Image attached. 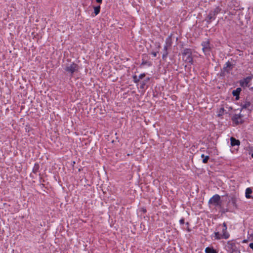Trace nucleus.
Listing matches in <instances>:
<instances>
[{"instance_id": "obj_7", "label": "nucleus", "mask_w": 253, "mask_h": 253, "mask_svg": "<svg viewBox=\"0 0 253 253\" xmlns=\"http://www.w3.org/2000/svg\"><path fill=\"white\" fill-rule=\"evenodd\" d=\"M216 16L213 15V14L210 11L205 19V21L207 22L208 24H210L211 23L212 20H214L215 19Z\"/></svg>"}, {"instance_id": "obj_16", "label": "nucleus", "mask_w": 253, "mask_h": 253, "mask_svg": "<svg viewBox=\"0 0 253 253\" xmlns=\"http://www.w3.org/2000/svg\"><path fill=\"white\" fill-rule=\"evenodd\" d=\"M169 40H170L169 38H168L166 40V45L164 46V51H168V46H170V45H171L170 43L169 42Z\"/></svg>"}, {"instance_id": "obj_33", "label": "nucleus", "mask_w": 253, "mask_h": 253, "mask_svg": "<svg viewBox=\"0 0 253 253\" xmlns=\"http://www.w3.org/2000/svg\"><path fill=\"white\" fill-rule=\"evenodd\" d=\"M223 212H225V211H227V210H225L224 209L223 210Z\"/></svg>"}, {"instance_id": "obj_5", "label": "nucleus", "mask_w": 253, "mask_h": 253, "mask_svg": "<svg viewBox=\"0 0 253 253\" xmlns=\"http://www.w3.org/2000/svg\"><path fill=\"white\" fill-rule=\"evenodd\" d=\"M210 44V42L209 41L203 42L202 43V46L203 47L202 50L205 54L209 53L210 51L211 47Z\"/></svg>"}, {"instance_id": "obj_10", "label": "nucleus", "mask_w": 253, "mask_h": 253, "mask_svg": "<svg viewBox=\"0 0 253 253\" xmlns=\"http://www.w3.org/2000/svg\"><path fill=\"white\" fill-rule=\"evenodd\" d=\"M231 141V145L232 146H234L236 145H239L240 144V142L239 140L236 139L235 138L232 137L230 138Z\"/></svg>"}, {"instance_id": "obj_1", "label": "nucleus", "mask_w": 253, "mask_h": 253, "mask_svg": "<svg viewBox=\"0 0 253 253\" xmlns=\"http://www.w3.org/2000/svg\"><path fill=\"white\" fill-rule=\"evenodd\" d=\"M65 71L70 74L72 77L75 72L78 71V65L74 63H72L66 65L64 69Z\"/></svg>"}, {"instance_id": "obj_3", "label": "nucleus", "mask_w": 253, "mask_h": 253, "mask_svg": "<svg viewBox=\"0 0 253 253\" xmlns=\"http://www.w3.org/2000/svg\"><path fill=\"white\" fill-rule=\"evenodd\" d=\"M253 78V76L252 75L250 76L246 77V78L243 79L240 81L239 83L240 86L242 87H247L248 86L249 83Z\"/></svg>"}, {"instance_id": "obj_20", "label": "nucleus", "mask_w": 253, "mask_h": 253, "mask_svg": "<svg viewBox=\"0 0 253 253\" xmlns=\"http://www.w3.org/2000/svg\"><path fill=\"white\" fill-rule=\"evenodd\" d=\"M39 165L38 164H35L34 167L33 169V172L34 173H37L39 169Z\"/></svg>"}, {"instance_id": "obj_11", "label": "nucleus", "mask_w": 253, "mask_h": 253, "mask_svg": "<svg viewBox=\"0 0 253 253\" xmlns=\"http://www.w3.org/2000/svg\"><path fill=\"white\" fill-rule=\"evenodd\" d=\"M230 201L232 203V204L235 207H236V203L237 201V198L235 195H232L230 196Z\"/></svg>"}, {"instance_id": "obj_12", "label": "nucleus", "mask_w": 253, "mask_h": 253, "mask_svg": "<svg viewBox=\"0 0 253 253\" xmlns=\"http://www.w3.org/2000/svg\"><path fill=\"white\" fill-rule=\"evenodd\" d=\"M221 10V8L219 6L216 7L213 10L211 11L213 15L216 16Z\"/></svg>"}, {"instance_id": "obj_6", "label": "nucleus", "mask_w": 253, "mask_h": 253, "mask_svg": "<svg viewBox=\"0 0 253 253\" xmlns=\"http://www.w3.org/2000/svg\"><path fill=\"white\" fill-rule=\"evenodd\" d=\"M183 59L186 63H189L190 65L193 63L192 55L183 56Z\"/></svg>"}, {"instance_id": "obj_9", "label": "nucleus", "mask_w": 253, "mask_h": 253, "mask_svg": "<svg viewBox=\"0 0 253 253\" xmlns=\"http://www.w3.org/2000/svg\"><path fill=\"white\" fill-rule=\"evenodd\" d=\"M227 228H223L222 229V238L227 239L229 238L230 235L227 231Z\"/></svg>"}, {"instance_id": "obj_23", "label": "nucleus", "mask_w": 253, "mask_h": 253, "mask_svg": "<svg viewBox=\"0 0 253 253\" xmlns=\"http://www.w3.org/2000/svg\"><path fill=\"white\" fill-rule=\"evenodd\" d=\"M168 55V51H164V52H163V54L162 55L163 59H166L167 58Z\"/></svg>"}, {"instance_id": "obj_13", "label": "nucleus", "mask_w": 253, "mask_h": 253, "mask_svg": "<svg viewBox=\"0 0 253 253\" xmlns=\"http://www.w3.org/2000/svg\"><path fill=\"white\" fill-rule=\"evenodd\" d=\"M252 192H253L252 189L251 188H247L246 190V193H245L246 197L247 199L251 198L252 197L251 196V194L252 193Z\"/></svg>"}, {"instance_id": "obj_4", "label": "nucleus", "mask_w": 253, "mask_h": 253, "mask_svg": "<svg viewBox=\"0 0 253 253\" xmlns=\"http://www.w3.org/2000/svg\"><path fill=\"white\" fill-rule=\"evenodd\" d=\"M233 65L229 61H227L224 65L223 68L221 70L222 73L224 74L225 72L229 73L230 71L233 69Z\"/></svg>"}, {"instance_id": "obj_26", "label": "nucleus", "mask_w": 253, "mask_h": 253, "mask_svg": "<svg viewBox=\"0 0 253 253\" xmlns=\"http://www.w3.org/2000/svg\"><path fill=\"white\" fill-rule=\"evenodd\" d=\"M179 222L180 224H183L184 223V219L181 218L179 220Z\"/></svg>"}, {"instance_id": "obj_35", "label": "nucleus", "mask_w": 253, "mask_h": 253, "mask_svg": "<svg viewBox=\"0 0 253 253\" xmlns=\"http://www.w3.org/2000/svg\"><path fill=\"white\" fill-rule=\"evenodd\" d=\"M146 211V210H143V211H144V212H145Z\"/></svg>"}, {"instance_id": "obj_21", "label": "nucleus", "mask_w": 253, "mask_h": 253, "mask_svg": "<svg viewBox=\"0 0 253 253\" xmlns=\"http://www.w3.org/2000/svg\"><path fill=\"white\" fill-rule=\"evenodd\" d=\"M241 119V115H235L233 118V120L234 122H237V123H238V119Z\"/></svg>"}, {"instance_id": "obj_32", "label": "nucleus", "mask_w": 253, "mask_h": 253, "mask_svg": "<svg viewBox=\"0 0 253 253\" xmlns=\"http://www.w3.org/2000/svg\"><path fill=\"white\" fill-rule=\"evenodd\" d=\"M205 157H206L204 154H202L201 155V157L203 158V159L205 158Z\"/></svg>"}, {"instance_id": "obj_15", "label": "nucleus", "mask_w": 253, "mask_h": 253, "mask_svg": "<svg viewBox=\"0 0 253 253\" xmlns=\"http://www.w3.org/2000/svg\"><path fill=\"white\" fill-rule=\"evenodd\" d=\"M192 55V51L190 49L185 48L182 52V56Z\"/></svg>"}, {"instance_id": "obj_24", "label": "nucleus", "mask_w": 253, "mask_h": 253, "mask_svg": "<svg viewBox=\"0 0 253 253\" xmlns=\"http://www.w3.org/2000/svg\"><path fill=\"white\" fill-rule=\"evenodd\" d=\"M133 81L135 83H138L140 81L138 77H137L136 75L133 76Z\"/></svg>"}, {"instance_id": "obj_31", "label": "nucleus", "mask_w": 253, "mask_h": 253, "mask_svg": "<svg viewBox=\"0 0 253 253\" xmlns=\"http://www.w3.org/2000/svg\"><path fill=\"white\" fill-rule=\"evenodd\" d=\"M146 63V61H143L142 63V65H144Z\"/></svg>"}, {"instance_id": "obj_30", "label": "nucleus", "mask_w": 253, "mask_h": 253, "mask_svg": "<svg viewBox=\"0 0 253 253\" xmlns=\"http://www.w3.org/2000/svg\"><path fill=\"white\" fill-rule=\"evenodd\" d=\"M223 228H227L226 224V223L225 222H224L223 223Z\"/></svg>"}, {"instance_id": "obj_25", "label": "nucleus", "mask_w": 253, "mask_h": 253, "mask_svg": "<svg viewBox=\"0 0 253 253\" xmlns=\"http://www.w3.org/2000/svg\"><path fill=\"white\" fill-rule=\"evenodd\" d=\"M145 75H146L145 73L140 74L138 77L139 79V80L142 79L145 76Z\"/></svg>"}, {"instance_id": "obj_14", "label": "nucleus", "mask_w": 253, "mask_h": 253, "mask_svg": "<svg viewBox=\"0 0 253 253\" xmlns=\"http://www.w3.org/2000/svg\"><path fill=\"white\" fill-rule=\"evenodd\" d=\"M206 253H218V252L212 247H207L205 249Z\"/></svg>"}, {"instance_id": "obj_34", "label": "nucleus", "mask_w": 253, "mask_h": 253, "mask_svg": "<svg viewBox=\"0 0 253 253\" xmlns=\"http://www.w3.org/2000/svg\"><path fill=\"white\" fill-rule=\"evenodd\" d=\"M250 89H251V90H253V87H251V88H250Z\"/></svg>"}, {"instance_id": "obj_37", "label": "nucleus", "mask_w": 253, "mask_h": 253, "mask_svg": "<svg viewBox=\"0 0 253 253\" xmlns=\"http://www.w3.org/2000/svg\"><path fill=\"white\" fill-rule=\"evenodd\" d=\"M252 157L253 158V153L252 154Z\"/></svg>"}, {"instance_id": "obj_36", "label": "nucleus", "mask_w": 253, "mask_h": 253, "mask_svg": "<svg viewBox=\"0 0 253 253\" xmlns=\"http://www.w3.org/2000/svg\"><path fill=\"white\" fill-rule=\"evenodd\" d=\"M186 224H187V225H189V223H188V222H187V223H186Z\"/></svg>"}, {"instance_id": "obj_28", "label": "nucleus", "mask_w": 253, "mask_h": 253, "mask_svg": "<svg viewBox=\"0 0 253 253\" xmlns=\"http://www.w3.org/2000/svg\"><path fill=\"white\" fill-rule=\"evenodd\" d=\"M152 54L153 55V56L154 57H156L157 56V52H153L152 53Z\"/></svg>"}, {"instance_id": "obj_2", "label": "nucleus", "mask_w": 253, "mask_h": 253, "mask_svg": "<svg viewBox=\"0 0 253 253\" xmlns=\"http://www.w3.org/2000/svg\"><path fill=\"white\" fill-rule=\"evenodd\" d=\"M209 204L215 207L221 208V201L220 196L218 194L213 195L209 201Z\"/></svg>"}, {"instance_id": "obj_17", "label": "nucleus", "mask_w": 253, "mask_h": 253, "mask_svg": "<svg viewBox=\"0 0 253 253\" xmlns=\"http://www.w3.org/2000/svg\"><path fill=\"white\" fill-rule=\"evenodd\" d=\"M100 10V5L94 7V13L95 15H97L99 13Z\"/></svg>"}, {"instance_id": "obj_8", "label": "nucleus", "mask_w": 253, "mask_h": 253, "mask_svg": "<svg viewBox=\"0 0 253 253\" xmlns=\"http://www.w3.org/2000/svg\"><path fill=\"white\" fill-rule=\"evenodd\" d=\"M242 89L240 87L237 88L235 90L232 91V94L236 97V100H238L239 99V95Z\"/></svg>"}, {"instance_id": "obj_29", "label": "nucleus", "mask_w": 253, "mask_h": 253, "mask_svg": "<svg viewBox=\"0 0 253 253\" xmlns=\"http://www.w3.org/2000/svg\"><path fill=\"white\" fill-rule=\"evenodd\" d=\"M96 1L98 3H101L102 2V0H96Z\"/></svg>"}, {"instance_id": "obj_22", "label": "nucleus", "mask_w": 253, "mask_h": 253, "mask_svg": "<svg viewBox=\"0 0 253 253\" xmlns=\"http://www.w3.org/2000/svg\"><path fill=\"white\" fill-rule=\"evenodd\" d=\"M210 159V157L209 156H206V157H205V158L203 159V163H204V164H206L208 162L209 159Z\"/></svg>"}, {"instance_id": "obj_27", "label": "nucleus", "mask_w": 253, "mask_h": 253, "mask_svg": "<svg viewBox=\"0 0 253 253\" xmlns=\"http://www.w3.org/2000/svg\"><path fill=\"white\" fill-rule=\"evenodd\" d=\"M249 247L253 250V243H250Z\"/></svg>"}, {"instance_id": "obj_18", "label": "nucleus", "mask_w": 253, "mask_h": 253, "mask_svg": "<svg viewBox=\"0 0 253 253\" xmlns=\"http://www.w3.org/2000/svg\"><path fill=\"white\" fill-rule=\"evenodd\" d=\"M251 106V103L250 102H246L244 104L241 105L242 109H248Z\"/></svg>"}, {"instance_id": "obj_19", "label": "nucleus", "mask_w": 253, "mask_h": 253, "mask_svg": "<svg viewBox=\"0 0 253 253\" xmlns=\"http://www.w3.org/2000/svg\"><path fill=\"white\" fill-rule=\"evenodd\" d=\"M214 237L217 240H220L222 238V235L220 234L218 232H214Z\"/></svg>"}]
</instances>
